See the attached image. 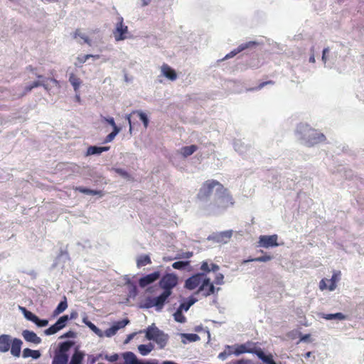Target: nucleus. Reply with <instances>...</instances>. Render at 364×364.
I'll list each match as a JSON object with an SVG mask.
<instances>
[{
    "mask_svg": "<svg viewBox=\"0 0 364 364\" xmlns=\"http://www.w3.org/2000/svg\"><path fill=\"white\" fill-rule=\"evenodd\" d=\"M217 186V193L221 199H226L232 205V197L228 190L225 188L220 182L215 180H208L204 182L200 188L198 197L200 199L208 198L213 193V188Z\"/></svg>",
    "mask_w": 364,
    "mask_h": 364,
    "instance_id": "obj_1",
    "label": "nucleus"
},
{
    "mask_svg": "<svg viewBox=\"0 0 364 364\" xmlns=\"http://www.w3.org/2000/svg\"><path fill=\"white\" fill-rule=\"evenodd\" d=\"M178 278L173 273H167L164 274L160 282V287L165 291L172 293V289L178 284Z\"/></svg>",
    "mask_w": 364,
    "mask_h": 364,
    "instance_id": "obj_2",
    "label": "nucleus"
},
{
    "mask_svg": "<svg viewBox=\"0 0 364 364\" xmlns=\"http://www.w3.org/2000/svg\"><path fill=\"white\" fill-rule=\"evenodd\" d=\"M171 294V292L164 291L159 296L149 299L146 307L149 308L155 306L158 311L161 310Z\"/></svg>",
    "mask_w": 364,
    "mask_h": 364,
    "instance_id": "obj_3",
    "label": "nucleus"
},
{
    "mask_svg": "<svg viewBox=\"0 0 364 364\" xmlns=\"http://www.w3.org/2000/svg\"><path fill=\"white\" fill-rule=\"evenodd\" d=\"M146 338L149 340H154L159 343L161 347L164 346L166 340L161 331L156 327H149L146 331Z\"/></svg>",
    "mask_w": 364,
    "mask_h": 364,
    "instance_id": "obj_4",
    "label": "nucleus"
},
{
    "mask_svg": "<svg viewBox=\"0 0 364 364\" xmlns=\"http://www.w3.org/2000/svg\"><path fill=\"white\" fill-rule=\"evenodd\" d=\"M206 278L204 273H198L186 279L185 287L190 290H193L196 287H200Z\"/></svg>",
    "mask_w": 364,
    "mask_h": 364,
    "instance_id": "obj_5",
    "label": "nucleus"
},
{
    "mask_svg": "<svg viewBox=\"0 0 364 364\" xmlns=\"http://www.w3.org/2000/svg\"><path fill=\"white\" fill-rule=\"evenodd\" d=\"M278 237L277 235H261L259 238V246L262 247H277Z\"/></svg>",
    "mask_w": 364,
    "mask_h": 364,
    "instance_id": "obj_6",
    "label": "nucleus"
},
{
    "mask_svg": "<svg viewBox=\"0 0 364 364\" xmlns=\"http://www.w3.org/2000/svg\"><path fill=\"white\" fill-rule=\"evenodd\" d=\"M128 32V27L124 25L123 18H120L117 23L116 29L114 31V38L117 41H122L126 38V34Z\"/></svg>",
    "mask_w": 364,
    "mask_h": 364,
    "instance_id": "obj_7",
    "label": "nucleus"
},
{
    "mask_svg": "<svg viewBox=\"0 0 364 364\" xmlns=\"http://www.w3.org/2000/svg\"><path fill=\"white\" fill-rule=\"evenodd\" d=\"M257 45H258V43L256 41H249L247 43H241L240 46H238V47L237 48L234 49L230 53H228L225 55V57L224 58V59L231 58L234 57L235 55H236L237 54H238L239 53H240L246 49H249V48L255 47Z\"/></svg>",
    "mask_w": 364,
    "mask_h": 364,
    "instance_id": "obj_8",
    "label": "nucleus"
},
{
    "mask_svg": "<svg viewBox=\"0 0 364 364\" xmlns=\"http://www.w3.org/2000/svg\"><path fill=\"white\" fill-rule=\"evenodd\" d=\"M201 292L204 296H208L215 292V287L209 278H205L199 287L197 293Z\"/></svg>",
    "mask_w": 364,
    "mask_h": 364,
    "instance_id": "obj_9",
    "label": "nucleus"
},
{
    "mask_svg": "<svg viewBox=\"0 0 364 364\" xmlns=\"http://www.w3.org/2000/svg\"><path fill=\"white\" fill-rule=\"evenodd\" d=\"M160 277L159 272H154L153 273L149 274L141 278H140L139 281V284L141 287L144 288L147 285L154 282Z\"/></svg>",
    "mask_w": 364,
    "mask_h": 364,
    "instance_id": "obj_10",
    "label": "nucleus"
},
{
    "mask_svg": "<svg viewBox=\"0 0 364 364\" xmlns=\"http://www.w3.org/2000/svg\"><path fill=\"white\" fill-rule=\"evenodd\" d=\"M254 352V346L252 343H247L241 345H238L236 346L234 353L236 355H239L240 354L245 353H253Z\"/></svg>",
    "mask_w": 364,
    "mask_h": 364,
    "instance_id": "obj_11",
    "label": "nucleus"
},
{
    "mask_svg": "<svg viewBox=\"0 0 364 364\" xmlns=\"http://www.w3.org/2000/svg\"><path fill=\"white\" fill-rule=\"evenodd\" d=\"M161 73L166 78L173 81L177 78L176 71L167 64H163L161 68Z\"/></svg>",
    "mask_w": 364,
    "mask_h": 364,
    "instance_id": "obj_12",
    "label": "nucleus"
},
{
    "mask_svg": "<svg viewBox=\"0 0 364 364\" xmlns=\"http://www.w3.org/2000/svg\"><path fill=\"white\" fill-rule=\"evenodd\" d=\"M22 335L24 339L35 344H39L41 342V338L38 337L36 333L31 331L25 330L23 331Z\"/></svg>",
    "mask_w": 364,
    "mask_h": 364,
    "instance_id": "obj_13",
    "label": "nucleus"
},
{
    "mask_svg": "<svg viewBox=\"0 0 364 364\" xmlns=\"http://www.w3.org/2000/svg\"><path fill=\"white\" fill-rule=\"evenodd\" d=\"M22 341L19 338H14L11 343V353L14 357H19L22 346Z\"/></svg>",
    "mask_w": 364,
    "mask_h": 364,
    "instance_id": "obj_14",
    "label": "nucleus"
},
{
    "mask_svg": "<svg viewBox=\"0 0 364 364\" xmlns=\"http://www.w3.org/2000/svg\"><path fill=\"white\" fill-rule=\"evenodd\" d=\"M11 342L10 336L6 334L0 336V351L7 352L10 349Z\"/></svg>",
    "mask_w": 364,
    "mask_h": 364,
    "instance_id": "obj_15",
    "label": "nucleus"
},
{
    "mask_svg": "<svg viewBox=\"0 0 364 364\" xmlns=\"http://www.w3.org/2000/svg\"><path fill=\"white\" fill-rule=\"evenodd\" d=\"M200 270L203 272L202 273H204L205 274L210 271L216 272L219 270V266L214 263L209 264L207 261H204L202 262L200 266Z\"/></svg>",
    "mask_w": 364,
    "mask_h": 364,
    "instance_id": "obj_16",
    "label": "nucleus"
},
{
    "mask_svg": "<svg viewBox=\"0 0 364 364\" xmlns=\"http://www.w3.org/2000/svg\"><path fill=\"white\" fill-rule=\"evenodd\" d=\"M123 358L124 360V364H140L141 362L139 361L132 352H126L123 354Z\"/></svg>",
    "mask_w": 364,
    "mask_h": 364,
    "instance_id": "obj_17",
    "label": "nucleus"
},
{
    "mask_svg": "<svg viewBox=\"0 0 364 364\" xmlns=\"http://www.w3.org/2000/svg\"><path fill=\"white\" fill-rule=\"evenodd\" d=\"M197 150H198V146L196 145H191V146H183L180 150V153L184 158H186V157L192 155Z\"/></svg>",
    "mask_w": 364,
    "mask_h": 364,
    "instance_id": "obj_18",
    "label": "nucleus"
},
{
    "mask_svg": "<svg viewBox=\"0 0 364 364\" xmlns=\"http://www.w3.org/2000/svg\"><path fill=\"white\" fill-rule=\"evenodd\" d=\"M109 149V146H90V147H88L87 153L88 155L100 154L103 151H108Z\"/></svg>",
    "mask_w": 364,
    "mask_h": 364,
    "instance_id": "obj_19",
    "label": "nucleus"
},
{
    "mask_svg": "<svg viewBox=\"0 0 364 364\" xmlns=\"http://www.w3.org/2000/svg\"><path fill=\"white\" fill-rule=\"evenodd\" d=\"M23 357L29 358L31 357L33 359H38L41 357V353L37 350H31L30 348H25L23 350Z\"/></svg>",
    "mask_w": 364,
    "mask_h": 364,
    "instance_id": "obj_20",
    "label": "nucleus"
},
{
    "mask_svg": "<svg viewBox=\"0 0 364 364\" xmlns=\"http://www.w3.org/2000/svg\"><path fill=\"white\" fill-rule=\"evenodd\" d=\"M151 263V258L147 255H140L136 259L137 267H141Z\"/></svg>",
    "mask_w": 364,
    "mask_h": 364,
    "instance_id": "obj_21",
    "label": "nucleus"
},
{
    "mask_svg": "<svg viewBox=\"0 0 364 364\" xmlns=\"http://www.w3.org/2000/svg\"><path fill=\"white\" fill-rule=\"evenodd\" d=\"M68 357L66 354L58 353L56 354L52 361V364H67Z\"/></svg>",
    "mask_w": 364,
    "mask_h": 364,
    "instance_id": "obj_22",
    "label": "nucleus"
},
{
    "mask_svg": "<svg viewBox=\"0 0 364 364\" xmlns=\"http://www.w3.org/2000/svg\"><path fill=\"white\" fill-rule=\"evenodd\" d=\"M83 358H84V353L79 350H75V352L74 353V354L73 355V356L71 358V360H70V363L82 364Z\"/></svg>",
    "mask_w": 364,
    "mask_h": 364,
    "instance_id": "obj_23",
    "label": "nucleus"
},
{
    "mask_svg": "<svg viewBox=\"0 0 364 364\" xmlns=\"http://www.w3.org/2000/svg\"><path fill=\"white\" fill-rule=\"evenodd\" d=\"M154 349V345L151 343L149 344H141L138 346L139 352L142 355H146Z\"/></svg>",
    "mask_w": 364,
    "mask_h": 364,
    "instance_id": "obj_24",
    "label": "nucleus"
},
{
    "mask_svg": "<svg viewBox=\"0 0 364 364\" xmlns=\"http://www.w3.org/2000/svg\"><path fill=\"white\" fill-rule=\"evenodd\" d=\"M74 190L76 191H79L80 193H85V194H87V195H92V196L101 195L100 191L91 190V189H89V188H85L82 186L75 187V188H74Z\"/></svg>",
    "mask_w": 364,
    "mask_h": 364,
    "instance_id": "obj_25",
    "label": "nucleus"
},
{
    "mask_svg": "<svg viewBox=\"0 0 364 364\" xmlns=\"http://www.w3.org/2000/svg\"><path fill=\"white\" fill-rule=\"evenodd\" d=\"M69 81L73 86L75 91L77 92L81 85V80L75 74L72 73L70 75Z\"/></svg>",
    "mask_w": 364,
    "mask_h": 364,
    "instance_id": "obj_26",
    "label": "nucleus"
},
{
    "mask_svg": "<svg viewBox=\"0 0 364 364\" xmlns=\"http://www.w3.org/2000/svg\"><path fill=\"white\" fill-rule=\"evenodd\" d=\"M43 86L46 90H48V86L45 82H41V81H35L32 84L27 85L25 87V93L31 92L33 88Z\"/></svg>",
    "mask_w": 364,
    "mask_h": 364,
    "instance_id": "obj_27",
    "label": "nucleus"
},
{
    "mask_svg": "<svg viewBox=\"0 0 364 364\" xmlns=\"http://www.w3.org/2000/svg\"><path fill=\"white\" fill-rule=\"evenodd\" d=\"M68 308V302L65 296L63 297V300L61 301L56 309L54 310V314L58 315L63 312Z\"/></svg>",
    "mask_w": 364,
    "mask_h": 364,
    "instance_id": "obj_28",
    "label": "nucleus"
},
{
    "mask_svg": "<svg viewBox=\"0 0 364 364\" xmlns=\"http://www.w3.org/2000/svg\"><path fill=\"white\" fill-rule=\"evenodd\" d=\"M322 318L326 320H332V319H338V320H344L346 318V316L342 313H336V314H323Z\"/></svg>",
    "mask_w": 364,
    "mask_h": 364,
    "instance_id": "obj_29",
    "label": "nucleus"
},
{
    "mask_svg": "<svg viewBox=\"0 0 364 364\" xmlns=\"http://www.w3.org/2000/svg\"><path fill=\"white\" fill-rule=\"evenodd\" d=\"M73 345V343L72 341H65L63 343H61L59 346V353H63L65 354L67 351L69 350V349L71 348V346Z\"/></svg>",
    "mask_w": 364,
    "mask_h": 364,
    "instance_id": "obj_30",
    "label": "nucleus"
},
{
    "mask_svg": "<svg viewBox=\"0 0 364 364\" xmlns=\"http://www.w3.org/2000/svg\"><path fill=\"white\" fill-rule=\"evenodd\" d=\"M78 36L83 39L85 43H87L90 46L91 45L90 39L86 35L82 33L80 29H76L73 33V38H77Z\"/></svg>",
    "mask_w": 364,
    "mask_h": 364,
    "instance_id": "obj_31",
    "label": "nucleus"
},
{
    "mask_svg": "<svg viewBox=\"0 0 364 364\" xmlns=\"http://www.w3.org/2000/svg\"><path fill=\"white\" fill-rule=\"evenodd\" d=\"M338 274L333 273L331 279H328V282H331V284L328 285V289L330 291H333L336 288V282L338 280Z\"/></svg>",
    "mask_w": 364,
    "mask_h": 364,
    "instance_id": "obj_32",
    "label": "nucleus"
},
{
    "mask_svg": "<svg viewBox=\"0 0 364 364\" xmlns=\"http://www.w3.org/2000/svg\"><path fill=\"white\" fill-rule=\"evenodd\" d=\"M24 316L29 321H38V316L33 314L32 312L26 310L25 308H21Z\"/></svg>",
    "mask_w": 364,
    "mask_h": 364,
    "instance_id": "obj_33",
    "label": "nucleus"
},
{
    "mask_svg": "<svg viewBox=\"0 0 364 364\" xmlns=\"http://www.w3.org/2000/svg\"><path fill=\"white\" fill-rule=\"evenodd\" d=\"M272 259V257L270 255H264L262 257L249 259L247 260H245L244 262H268Z\"/></svg>",
    "mask_w": 364,
    "mask_h": 364,
    "instance_id": "obj_34",
    "label": "nucleus"
},
{
    "mask_svg": "<svg viewBox=\"0 0 364 364\" xmlns=\"http://www.w3.org/2000/svg\"><path fill=\"white\" fill-rule=\"evenodd\" d=\"M121 129H114L111 133H109L105 139V142L108 143L112 141L115 136L120 132Z\"/></svg>",
    "mask_w": 364,
    "mask_h": 364,
    "instance_id": "obj_35",
    "label": "nucleus"
},
{
    "mask_svg": "<svg viewBox=\"0 0 364 364\" xmlns=\"http://www.w3.org/2000/svg\"><path fill=\"white\" fill-rule=\"evenodd\" d=\"M189 261H178L172 264L173 268L176 269H182L189 265Z\"/></svg>",
    "mask_w": 364,
    "mask_h": 364,
    "instance_id": "obj_36",
    "label": "nucleus"
},
{
    "mask_svg": "<svg viewBox=\"0 0 364 364\" xmlns=\"http://www.w3.org/2000/svg\"><path fill=\"white\" fill-rule=\"evenodd\" d=\"M133 113H136L139 117V119L142 121L144 126L145 128H147L149 125V119L146 114L142 112L141 111H135Z\"/></svg>",
    "mask_w": 364,
    "mask_h": 364,
    "instance_id": "obj_37",
    "label": "nucleus"
},
{
    "mask_svg": "<svg viewBox=\"0 0 364 364\" xmlns=\"http://www.w3.org/2000/svg\"><path fill=\"white\" fill-rule=\"evenodd\" d=\"M174 318L176 321L183 323L186 321V317L182 314V310L179 308L173 314Z\"/></svg>",
    "mask_w": 364,
    "mask_h": 364,
    "instance_id": "obj_38",
    "label": "nucleus"
},
{
    "mask_svg": "<svg viewBox=\"0 0 364 364\" xmlns=\"http://www.w3.org/2000/svg\"><path fill=\"white\" fill-rule=\"evenodd\" d=\"M68 320H69L68 316V315H64V316H61L56 321V323H58V326H60L62 328H63L65 326L66 323L68 322Z\"/></svg>",
    "mask_w": 364,
    "mask_h": 364,
    "instance_id": "obj_39",
    "label": "nucleus"
},
{
    "mask_svg": "<svg viewBox=\"0 0 364 364\" xmlns=\"http://www.w3.org/2000/svg\"><path fill=\"white\" fill-rule=\"evenodd\" d=\"M102 121L103 122H106L109 124H110L112 127L113 129H121L120 127L117 126V124H116L113 117H102Z\"/></svg>",
    "mask_w": 364,
    "mask_h": 364,
    "instance_id": "obj_40",
    "label": "nucleus"
},
{
    "mask_svg": "<svg viewBox=\"0 0 364 364\" xmlns=\"http://www.w3.org/2000/svg\"><path fill=\"white\" fill-rule=\"evenodd\" d=\"M129 321L128 319H123L122 321H119L117 322V325L114 326L113 328L115 330H117L121 328H124L126 325L129 323Z\"/></svg>",
    "mask_w": 364,
    "mask_h": 364,
    "instance_id": "obj_41",
    "label": "nucleus"
},
{
    "mask_svg": "<svg viewBox=\"0 0 364 364\" xmlns=\"http://www.w3.org/2000/svg\"><path fill=\"white\" fill-rule=\"evenodd\" d=\"M90 56H92V54H87L84 55H80L77 58V60L78 61L79 64H83L85 63L88 59L90 58Z\"/></svg>",
    "mask_w": 364,
    "mask_h": 364,
    "instance_id": "obj_42",
    "label": "nucleus"
},
{
    "mask_svg": "<svg viewBox=\"0 0 364 364\" xmlns=\"http://www.w3.org/2000/svg\"><path fill=\"white\" fill-rule=\"evenodd\" d=\"M274 82L272 81V80H268V81L262 82L260 84H259L257 87L252 88V90H261L262 88H263L264 86H266L267 85H274Z\"/></svg>",
    "mask_w": 364,
    "mask_h": 364,
    "instance_id": "obj_43",
    "label": "nucleus"
},
{
    "mask_svg": "<svg viewBox=\"0 0 364 364\" xmlns=\"http://www.w3.org/2000/svg\"><path fill=\"white\" fill-rule=\"evenodd\" d=\"M224 276L221 273H218L215 276L214 283L215 284H222L223 283Z\"/></svg>",
    "mask_w": 364,
    "mask_h": 364,
    "instance_id": "obj_44",
    "label": "nucleus"
},
{
    "mask_svg": "<svg viewBox=\"0 0 364 364\" xmlns=\"http://www.w3.org/2000/svg\"><path fill=\"white\" fill-rule=\"evenodd\" d=\"M252 353L256 354L259 358H260L262 360L264 359V356L266 355L264 352L260 348H256L254 346V352Z\"/></svg>",
    "mask_w": 364,
    "mask_h": 364,
    "instance_id": "obj_45",
    "label": "nucleus"
},
{
    "mask_svg": "<svg viewBox=\"0 0 364 364\" xmlns=\"http://www.w3.org/2000/svg\"><path fill=\"white\" fill-rule=\"evenodd\" d=\"M252 353L256 354L259 358H260L262 360L264 359V356L266 355L264 352L260 348H256L254 346V352Z\"/></svg>",
    "mask_w": 364,
    "mask_h": 364,
    "instance_id": "obj_46",
    "label": "nucleus"
},
{
    "mask_svg": "<svg viewBox=\"0 0 364 364\" xmlns=\"http://www.w3.org/2000/svg\"><path fill=\"white\" fill-rule=\"evenodd\" d=\"M262 361L267 364H277L273 360L272 355H265Z\"/></svg>",
    "mask_w": 364,
    "mask_h": 364,
    "instance_id": "obj_47",
    "label": "nucleus"
},
{
    "mask_svg": "<svg viewBox=\"0 0 364 364\" xmlns=\"http://www.w3.org/2000/svg\"><path fill=\"white\" fill-rule=\"evenodd\" d=\"M328 279H322L319 282V288L321 290H324L328 289Z\"/></svg>",
    "mask_w": 364,
    "mask_h": 364,
    "instance_id": "obj_48",
    "label": "nucleus"
},
{
    "mask_svg": "<svg viewBox=\"0 0 364 364\" xmlns=\"http://www.w3.org/2000/svg\"><path fill=\"white\" fill-rule=\"evenodd\" d=\"M34 323L38 326H40V327H43V326H46L48 323V320H46V319H40L38 317V321H34Z\"/></svg>",
    "mask_w": 364,
    "mask_h": 364,
    "instance_id": "obj_49",
    "label": "nucleus"
},
{
    "mask_svg": "<svg viewBox=\"0 0 364 364\" xmlns=\"http://www.w3.org/2000/svg\"><path fill=\"white\" fill-rule=\"evenodd\" d=\"M58 331H57V330L55 329V328L54 327L53 325H52L50 327H49L48 328H47L45 331V333L46 335H53V334H55Z\"/></svg>",
    "mask_w": 364,
    "mask_h": 364,
    "instance_id": "obj_50",
    "label": "nucleus"
},
{
    "mask_svg": "<svg viewBox=\"0 0 364 364\" xmlns=\"http://www.w3.org/2000/svg\"><path fill=\"white\" fill-rule=\"evenodd\" d=\"M191 306L187 301L183 302L180 304L179 309L182 311H187L190 309Z\"/></svg>",
    "mask_w": 364,
    "mask_h": 364,
    "instance_id": "obj_51",
    "label": "nucleus"
},
{
    "mask_svg": "<svg viewBox=\"0 0 364 364\" xmlns=\"http://www.w3.org/2000/svg\"><path fill=\"white\" fill-rule=\"evenodd\" d=\"M329 52V49L328 48H326L323 50V55H322V60L324 62V63H326L327 58L326 55Z\"/></svg>",
    "mask_w": 364,
    "mask_h": 364,
    "instance_id": "obj_52",
    "label": "nucleus"
},
{
    "mask_svg": "<svg viewBox=\"0 0 364 364\" xmlns=\"http://www.w3.org/2000/svg\"><path fill=\"white\" fill-rule=\"evenodd\" d=\"M221 236L222 237H225L228 239H230L231 237H232V231L230 230V231H225V232H221Z\"/></svg>",
    "mask_w": 364,
    "mask_h": 364,
    "instance_id": "obj_53",
    "label": "nucleus"
},
{
    "mask_svg": "<svg viewBox=\"0 0 364 364\" xmlns=\"http://www.w3.org/2000/svg\"><path fill=\"white\" fill-rule=\"evenodd\" d=\"M75 336V333L72 331H69L68 332L65 333L62 338H73Z\"/></svg>",
    "mask_w": 364,
    "mask_h": 364,
    "instance_id": "obj_54",
    "label": "nucleus"
},
{
    "mask_svg": "<svg viewBox=\"0 0 364 364\" xmlns=\"http://www.w3.org/2000/svg\"><path fill=\"white\" fill-rule=\"evenodd\" d=\"M316 141L315 143H318L319 141H321L325 139V136L323 134H318L316 139L315 138Z\"/></svg>",
    "mask_w": 364,
    "mask_h": 364,
    "instance_id": "obj_55",
    "label": "nucleus"
},
{
    "mask_svg": "<svg viewBox=\"0 0 364 364\" xmlns=\"http://www.w3.org/2000/svg\"><path fill=\"white\" fill-rule=\"evenodd\" d=\"M117 171L118 173H119L120 175L123 176H127V175H128V174H127V173L125 171H124V170H122V169H120V168L117 169V171Z\"/></svg>",
    "mask_w": 364,
    "mask_h": 364,
    "instance_id": "obj_56",
    "label": "nucleus"
},
{
    "mask_svg": "<svg viewBox=\"0 0 364 364\" xmlns=\"http://www.w3.org/2000/svg\"><path fill=\"white\" fill-rule=\"evenodd\" d=\"M196 301V299H194V298H193V297L190 298V299L187 301L188 304L191 306L193 304H194Z\"/></svg>",
    "mask_w": 364,
    "mask_h": 364,
    "instance_id": "obj_57",
    "label": "nucleus"
},
{
    "mask_svg": "<svg viewBox=\"0 0 364 364\" xmlns=\"http://www.w3.org/2000/svg\"><path fill=\"white\" fill-rule=\"evenodd\" d=\"M196 301V299H194V298H193V297L190 298V299L187 301L188 304L191 306L193 304H194Z\"/></svg>",
    "mask_w": 364,
    "mask_h": 364,
    "instance_id": "obj_58",
    "label": "nucleus"
},
{
    "mask_svg": "<svg viewBox=\"0 0 364 364\" xmlns=\"http://www.w3.org/2000/svg\"><path fill=\"white\" fill-rule=\"evenodd\" d=\"M87 325H88V326H89L91 329H92V330H94V331H97V330H98V328H97V327H96V326H95L92 323H91V322H89V323H87Z\"/></svg>",
    "mask_w": 364,
    "mask_h": 364,
    "instance_id": "obj_59",
    "label": "nucleus"
},
{
    "mask_svg": "<svg viewBox=\"0 0 364 364\" xmlns=\"http://www.w3.org/2000/svg\"><path fill=\"white\" fill-rule=\"evenodd\" d=\"M193 256V252H187L184 254V256L183 257L185 258H190Z\"/></svg>",
    "mask_w": 364,
    "mask_h": 364,
    "instance_id": "obj_60",
    "label": "nucleus"
},
{
    "mask_svg": "<svg viewBox=\"0 0 364 364\" xmlns=\"http://www.w3.org/2000/svg\"><path fill=\"white\" fill-rule=\"evenodd\" d=\"M118 359V355L117 354L113 355L110 357L109 360L112 362L116 361Z\"/></svg>",
    "mask_w": 364,
    "mask_h": 364,
    "instance_id": "obj_61",
    "label": "nucleus"
},
{
    "mask_svg": "<svg viewBox=\"0 0 364 364\" xmlns=\"http://www.w3.org/2000/svg\"><path fill=\"white\" fill-rule=\"evenodd\" d=\"M126 119H127L128 122H129V129L132 130V122H131V118H130V115H127L126 116Z\"/></svg>",
    "mask_w": 364,
    "mask_h": 364,
    "instance_id": "obj_62",
    "label": "nucleus"
},
{
    "mask_svg": "<svg viewBox=\"0 0 364 364\" xmlns=\"http://www.w3.org/2000/svg\"><path fill=\"white\" fill-rule=\"evenodd\" d=\"M141 1H142V6H147L151 1V0H141Z\"/></svg>",
    "mask_w": 364,
    "mask_h": 364,
    "instance_id": "obj_63",
    "label": "nucleus"
},
{
    "mask_svg": "<svg viewBox=\"0 0 364 364\" xmlns=\"http://www.w3.org/2000/svg\"><path fill=\"white\" fill-rule=\"evenodd\" d=\"M50 81L55 85V86H58L59 85V82L57 80L54 79V78H51L50 79Z\"/></svg>",
    "mask_w": 364,
    "mask_h": 364,
    "instance_id": "obj_64",
    "label": "nucleus"
}]
</instances>
